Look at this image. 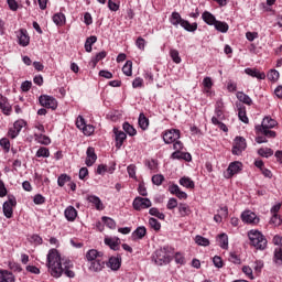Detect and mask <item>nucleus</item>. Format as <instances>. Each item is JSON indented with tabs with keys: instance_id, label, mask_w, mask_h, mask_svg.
<instances>
[{
	"instance_id": "1",
	"label": "nucleus",
	"mask_w": 282,
	"mask_h": 282,
	"mask_svg": "<svg viewBox=\"0 0 282 282\" xmlns=\"http://www.w3.org/2000/svg\"><path fill=\"white\" fill-rule=\"evenodd\" d=\"M47 268L51 276H54L55 279H59V276H63V272L68 276V279H74V276H76V273H74V271L69 269H63L61 253H58V250L56 249H51L48 251Z\"/></svg>"
},
{
	"instance_id": "2",
	"label": "nucleus",
	"mask_w": 282,
	"mask_h": 282,
	"mask_svg": "<svg viewBox=\"0 0 282 282\" xmlns=\"http://www.w3.org/2000/svg\"><path fill=\"white\" fill-rule=\"evenodd\" d=\"M248 237L250 240V245L256 248V250H265L268 248V239H265V236L261 234L259 230H250L248 232Z\"/></svg>"
},
{
	"instance_id": "3",
	"label": "nucleus",
	"mask_w": 282,
	"mask_h": 282,
	"mask_svg": "<svg viewBox=\"0 0 282 282\" xmlns=\"http://www.w3.org/2000/svg\"><path fill=\"white\" fill-rule=\"evenodd\" d=\"M173 259L171 248L170 247H163L161 249H158L153 256V261L156 263V265H164L166 263H171Z\"/></svg>"
},
{
	"instance_id": "4",
	"label": "nucleus",
	"mask_w": 282,
	"mask_h": 282,
	"mask_svg": "<svg viewBox=\"0 0 282 282\" xmlns=\"http://www.w3.org/2000/svg\"><path fill=\"white\" fill-rule=\"evenodd\" d=\"M39 101L42 107H46V109H52L53 111L58 107L56 98L48 95L40 96Z\"/></svg>"
},
{
	"instance_id": "5",
	"label": "nucleus",
	"mask_w": 282,
	"mask_h": 282,
	"mask_svg": "<svg viewBox=\"0 0 282 282\" xmlns=\"http://www.w3.org/2000/svg\"><path fill=\"white\" fill-rule=\"evenodd\" d=\"M247 147L248 145L243 137H236L231 152L234 155H241V153L246 151Z\"/></svg>"
},
{
	"instance_id": "6",
	"label": "nucleus",
	"mask_w": 282,
	"mask_h": 282,
	"mask_svg": "<svg viewBox=\"0 0 282 282\" xmlns=\"http://www.w3.org/2000/svg\"><path fill=\"white\" fill-rule=\"evenodd\" d=\"M13 206H17V198L14 196H9V199L4 202L2 206L4 217H7V219H12Z\"/></svg>"
},
{
	"instance_id": "7",
	"label": "nucleus",
	"mask_w": 282,
	"mask_h": 282,
	"mask_svg": "<svg viewBox=\"0 0 282 282\" xmlns=\"http://www.w3.org/2000/svg\"><path fill=\"white\" fill-rule=\"evenodd\" d=\"M132 206L134 210H142L144 208H151L152 204L149 198L137 197L134 198Z\"/></svg>"
},
{
	"instance_id": "8",
	"label": "nucleus",
	"mask_w": 282,
	"mask_h": 282,
	"mask_svg": "<svg viewBox=\"0 0 282 282\" xmlns=\"http://www.w3.org/2000/svg\"><path fill=\"white\" fill-rule=\"evenodd\" d=\"M163 140L165 144H173L176 140H180V130H169L163 134Z\"/></svg>"
},
{
	"instance_id": "9",
	"label": "nucleus",
	"mask_w": 282,
	"mask_h": 282,
	"mask_svg": "<svg viewBox=\"0 0 282 282\" xmlns=\"http://www.w3.org/2000/svg\"><path fill=\"white\" fill-rule=\"evenodd\" d=\"M241 219L245 224H258L259 217H257V214L250 210H246L241 214Z\"/></svg>"
},
{
	"instance_id": "10",
	"label": "nucleus",
	"mask_w": 282,
	"mask_h": 282,
	"mask_svg": "<svg viewBox=\"0 0 282 282\" xmlns=\"http://www.w3.org/2000/svg\"><path fill=\"white\" fill-rule=\"evenodd\" d=\"M276 124H278L276 120H274L270 117H264L261 126H257L256 129H257V131H261V129H274V127H276Z\"/></svg>"
},
{
	"instance_id": "11",
	"label": "nucleus",
	"mask_w": 282,
	"mask_h": 282,
	"mask_svg": "<svg viewBox=\"0 0 282 282\" xmlns=\"http://www.w3.org/2000/svg\"><path fill=\"white\" fill-rule=\"evenodd\" d=\"M86 155L87 158H86L85 164L87 166H94V164H96V160H98V155H96V150L89 147L87 149Z\"/></svg>"
},
{
	"instance_id": "12",
	"label": "nucleus",
	"mask_w": 282,
	"mask_h": 282,
	"mask_svg": "<svg viewBox=\"0 0 282 282\" xmlns=\"http://www.w3.org/2000/svg\"><path fill=\"white\" fill-rule=\"evenodd\" d=\"M241 166H243V164L239 161L230 163L227 169V173L229 174L227 177L230 178L232 175H237V173L241 171Z\"/></svg>"
},
{
	"instance_id": "13",
	"label": "nucleus",
	"mask_w": 282,
	"mask_h": 282,
	"mask_svg": "<svg viewBox=\"0 0 282 282\" xmlns=\"http://www.w3.org/2000/svg\"><path fill=\"white\" fill-rule=\"evenodd\" d=\"M113 133L116 135V147L118 149L122 148V144H124V140H127V133L118 130V129H113Z\"/></svg>"
},
{
	"instance_id": "14",
	"label": "nucleus",
	"mask_w": 282,
	"mask_h": 282,
	"mask_svg": "<svg viewBox=\"0 0 282 282\" xmlns=\"http://www.w3.org/2000/svg\"><path fill=\"white\" fill-rule=\"evenodd\" d=\"M245 74L251 76L252 78H258V80H264L265 73L259 72L257 68H246Z\"/></svg>"
},
{
	"instance_id": "15",
	"label": "nucleus",
	"mask_w": 282,
	"mask_h": 282,
	"mask_svg": "<svg viewBox=\"0 0 282 282\" xmlns=\"http://www.w3.org/2000/svg\"><path fill=\"white\" fill-rule=\"evenodd\" d=\"M102 268H105V260H102V258L93 260L89 265V270H91V272H100Z\"/></svg>"
},
{
	"instance_id": "16",
	"label": "nucleus",
	"mask_w": 282,
	"mask_h": 282,
	"mask_svg": "<svg viewBox=\"0 0 282 282\" xmlns=\"http://www.w3.org/2000/svg\"><path fill=\"white\" fill-rule=\"evenodd\" d=\"M64 215L67 221H75L76 217H78V212L76 210V208H74V206H68L65 209Z\"/></svg>"
},
{
	"instance_id": "17",
	"label": "nucleus",
	"mask_w": 282,
	"mask_h": 282,
	"mask_svg": "<svg viewBox=\"0 0 282 282\" xmlns=\"http://www.w3.org/2000/svg\"><path fill=\"white\" fill-rule=\"evenodd\" d=\"M108 268L111 270H120V265H122V258L111 257L107 263Z\"/></svg>"
},
{
	"instance_id": "18",
	"label": "nucleus",
	"mask_w": 282,
	"mask_h": 282,
	"mask_svg": "<svg viewBox=\"0 0 282 282\" xmlns=\"http://www.w3.org/2000/svg\"><path fill=\"white\" fill-rule=\"evenodd\" d=\"M105 243L111 250H120V238H105Z\"/></svg>"
},
{
	"instance_id": "19",
	"label": "nucleus",
	"mask_w": 282,
	"mask_h": 282,
	"mask_svg": "<svg viewBox=\"0 0 282 282\" xmlns=\"http://www.w3.org/2000/svg\"><path fill=\"white\" fill-rule=\"evenodd\" d=\"M86 259L87 261H90V263L93 261H96L97 259H102V252H99L96 249H91L86 253Z\"/></svg>"
},
{
	"instance_id": "20",
	"label": "nucleus",
	"mask_w": 282,
	"mask_h": 282,
	"mask_svg": "<svg viewBox=\"0 0 282 282\" xmlns=\"http://www.w3.org/2000/svg\"><path fill=\"white\" fill-rule=\"evenodd\" d=\"M0 282H14V274L8 270H0Z\"/></svg>"
},
{
	"instance_id": "21",
	"label": "nucleus",
	"mask_w": 282,
	"mask_h": 282,
	"mask_svg": "<svg viewBox=\"0 0 282 282\" xmlns=\"http://www.w3.org/2000/svg\"><path fill=\"white\" fill-rule=\"evenodd\" d=\"M18 39L22 47H28V45H30V36H28L26 31L21 30L20 34L18 35Z\"/></svg>"
},
{
	"instance_id": "22",
	"label": "nucleus",
	"mask_w": 282,
	"mask_h": 282,
	"mask_svg": "<svg viewBox=\"0 0 282 282\" xmlns=\"http://www.w3.org/2000/svg\"><path fill=\"white\" fill-rule=\"evenodd\" d=\"M87 199L90 204H94L97 210H102L105 208L102 206V200H100V197L90 195L87 197Z\"/></svg>"
},
{
	"instance_id": "23",
	"label": "nucleus",
	"mask_w": 282,
	"mask_h": 282,
	"mask_svg": "<svg viewBox=\"0 0 282 282\" xmlns=\"http://www.w3.org/2000/svg\"><path fill=\"white\" fill-rule=\"evenodd\" d=\"M202 19L207 23V25H215L217 22V19L208 11L203 12Z\"/></svg>"
},
{
	"instance_id": "24",
	"label": "nucleus",
	"mask_w": 282,
	"mask_h": 282,
	"mask_svg": "<svg viewBox=\"0 0 282 282\" xmlns=\"http://www.w3.org/2000/svg\"><path fill=\"white\" fill-rule=\"evenodd\" d=\"M132 237H133L134 239H144V237H147V227H144V226L138 227V228L132 232Z\"/></svg>"
},
{
	"instance_id": "25",
	"label": "nucleus",
	"mask_w": 282,
	"mask_h": 282,
	"mask_svg": "<svg viewBox=\"0 0 282 282\" xmlns=\"http://www.w3.org/2000/svg\"><path fill=\"white\" fill-rule=\"evenodd\" d=\"M214 28H215V30H217V32H221L223 34H226V32H228L230 26H228V23H226V22L216 20Z\"/></svg>"
},
{
	"instance_id": "26",
	"label": "nucleus",
	"mask_w": 282,
	"mask_h": 282,
	"mask_svg": "<svg viewBox=\"0 0 282 282\" xmlns=\"http://www.w3.org/2000/svg\"><path fill=\"white\" fill-rule=\"evenodd\" d=\"M102 58H107V52H105V51L97 53L96 56L91 58L90 65L93 67H96V65H98V63H100V61H102Z\"/></svg>"
},
{
	"instance_id": "27",
	"label": "nucleus",
	"mask_w": 282,
	"mask_h": 282,
	"mask_svg": "<svg viewBox=\"0 0 282 282\" xmlns=\"http://www.w3.org/2000/svg\"><path fill=\"white\" fill-rule=\"evenodd\" d=\"M181 186H184L185 188H195V182L191 180L188 176H183L180 178Z\"/></svg>"
},
{
	"instance_id": "28",
	"label": "nucleus",
	"mask_w": 282,
	"mask_h": 282,
	"mask_svg": "<svg viewBox=\"0 0 282 282\" xmlns=\"http://www.w3.org/2000/svg\"><path fill=\"white\" fill-rule=\"evenodd\" d=\"M139 127L142 131H147V129H149V118H147L142 112L139 115Z\"/></svg>"
},
{
	"instance_id": "29",
	"label": "nucleus",
	"mask_w": 282,
	"mask_h": 282,
	"mask_svg": "<svg viewBox=\"0 0 282 282\" xmlns=\"http://www.w3.org/2000/svg\"><path fill=\"white\" fill-rule=\"evenodd\" d=\"M182 21H184V19H182V15H180L178 12H173L171 18H170V23H172V25H182Z\"/></svg>"
},
{
	"instance_id": "30",
	"label": "nucleus",
	"mask_w": 282,
	"mask_h": 282,
	"mask_svg": "<svg viewBox=\"0 0 282 282\" xmlns=\"http://www.w3.org/2000/svg\"><path fill=\"white\" fill-rule=\"evenodd\" d=\"M224 120V111L221 109L216 108L215 116L212 118L213 124H219Z\"/></svg>"
},
{
	"instance_id": "31",
	"label": "nucleus",
	"mask_w": 282,
	"mask_h": 282,
	"mask_svg": "<svg viewBox=\"0 0 282 282\" xmlns=\"http://www.w3.org/2000/svg\"><path fill=\"white\" fill-rule=\"evenodd\" d=\"M181 26H183L186 32H195L197 30V22L191 24L187 20H183Z\"/></svg>"
},
{
	"instance_id": "32",
	"label": "nucleus",
	"mask_w": 282,
	"mask_h": 282,
	"mask_svg": "<svg viewBox=\"0 0 282 282\" xmlns=\"http://www.w3.org/2000/svg\"><path fill=\"white\" fill-rule=\"evenodd\" d=\"M178 213L181 217H188L191 215V207L184 203L178 205Z\"/></svg>"
},
{
	"instance_id": "33",
	"label": "nucleus",
	"mask_w": 282,
	"mask_h": 282,
	"mask_svg": "<svg viewBox=\"0 0 282 282\" xmlns=\"http://www.w3.org/2000/svg\"><path fill=\"white\" fill-rule=\"evenodd\" d=\"M218 243L223 250H228V235L220 234L218 236Z\"/></svg>"
},
{
	"instance_id": "34",
	"label": "nucleus",
	"mask_w": 282,
	"mask_h": 282,
	"mask_svg": "<svg viewBox=\"0 0 282 282\" xmlns=\"http://www.w3.org/2000/svg\"><path fill=\"white\" fill-rule=\"evenodd\" d=\"M122 72L126 76H132L133 75V62L127 61L122 67Z\"/></svg>"
},
{
	"instance_id": "35",
	"label": "nucleus",
	"mask_w": 282,
	"mask_h": 282,
	"mask_svg": "<svg viewBox=\"0 0 282 282\" xmlns=\"http://www.w3.org/2000/svg\"><path fill=\"white\" fill-rule=\"evenodd\" d=\"M237 98L240 100V102H243V105H252V98L241 91L237 93Z\"/></svg>"
},
{
	"instance_id": "36",
	"label": "nucleus",
	"mask_w": 282,
	"mask_h": 282,
	"mask_svg": "<svg viewBox=\"0 0 282 282\" xmlns=\"http://www.w3.org/2000/svg\"><path fill=\"white\" fill-rule=\"evenodd\" d=\"M53 22H54L55 25H65V14L55 13L53 15Z\"/></svg>"
},
{
	"instance_id": "37",
	"label": "nucleus",
	"mask_w": 282,
	"mask_h": 282,
	"mask_svg": "<svg viewBox=\"0 0 282 282\" xmlns=\"http://www.w3.org/2000/svg\"><path fill=\"white\" fill-rule=\"evenodd\" d=\"M258 154H260L261 158H272V155H274V151L270 148H261L258 150Z\"/></svg>"
},
{
	"instance_id": "38",
	"label": "nucleus",
	"mask_w": 282,
	"mask_h": 282,
	"mask_svg": "<svg viewBox=\"0 0 282 282\" xmlns=\"http://www.w3.org/2000/svg\"><path fill=\"white\" fill-rule=\"evenodd\" d=\"M96 41H98V37L95 35L87 37V40L85 42L86 52H91V46L94 45V43H96Z\"/></svg>"
},
{
	"instance_id": "39",
	"label": "nucleus",
	"mask_w": 282,
	"mask_h": 282,
	"mask_svg": "<svg viewBox=\"0 0 282 282\" xmlns=\"http://www.w3.org/2000/svg\"><path fill=\"white\" fill-rule=\"evenodd\" d=\"M122 127H123V131H126L128 135H131V137L137 135L138 131L129 122H124Z\"/></svg>"
},
{
	"instance_id": "40",
	"label": "nucleus",
	"mask_w": 282,
	"mask_h": 282,
	"mask_svg": "<svg viewBox=\"0 0 282 282\" xmlns=\"http://www.w3.org/2000/svg\"><path fill=\"white\" fill-rule=\"evenodd\" d=\"M238 117H239V120H241V122H245V124H248L249 120H248V115H246V107H240L238 109Z\"/></svg>"
},
{
	"instance_id": "41",
	"label": "nucleus",
	"mask_w": 282,
	"mask_h": 282,
	"mask_svg": "<svg viewBox=\"0 0 282 282\" xmlns=\"http://www.w3.org/2000/svg\"><path fill=\"white\" fill-rule=\"evenodd\" d=\"M101 219L108 228H110L111 230H116V220L107 216H104Z\"/></svg>"
},
{
	"instance_id": "42",
	"label": "nucleus",
	"mask_w": 282,
	"mask_h": 282,
	"mask_svg": "<svg viewBox=\"0 0 282 282\" xmlns=\"http://www.w3.org/2000/svg\"><path fill=\"white\" fill-rule=\"evenodd\" d=\"M67 182H72V177H69V175H67V174H62L57 178V184L61 187L65 186V184H67Z\"/></svg>"
},
{
	"instance_id": "43",
	"label": "nucleus",
	"mask_w": 282,
	"mask_h": 282,
	"mask_svg": "<svg viewBox=\"0 0 282 282\" xmlns=\"http://www.w3.org/2000/svg\"><path fill=\"white\" fill-rule=\"evenodd\" d=\"M170 56H171V58H172V61H173L174 63H176V64L182 63V57H180V52H178L177 50L172 48V50L170 51Z\"/></svg>"
},
{
	"instance_id": "44",
	"label": "nucleus",
	"mask_w": 282,
	"mask_h": 282,
	"mask_svg": "<svg viewBox=\"0 0 282 282\" xmlns=\"http://www.w3.org/2000/svg\"><path fill=\"white\" fill-rule=\"evenodd\" d=\"M149 226L156 232L162 228V224H160L155 218H149Z\"/></svg>"
},
{
	"instance_id": "45",
	"label": "nucleus",
	"mask_w": 282,
	"mask_h": 282,
	"mask_svg": "<svg viewBox=\"0 0 282 282\" xmlns=\"http://www.w3.org/2000/svg\"><path fill=\"white\" fill-rule=\"evenodd\" d=\"M149 213H150V215H152V217H158V219L164 220L166 217L164 215V213H160V209H158L155 207L150 208Z\"/></svg>"
},
{
	"instance_id": "46",
	"label": "nucleus",
	"mask_w": 282,
	"mask_h": 282,
	"mask_svg": "<svg viewBox=\"0 0 282 282\" xmlns=\"http://www.w3.org/2000/svg\"><path fill=\"white\" fill-rule=\"evenodd\" d=\"M195 241L197 246H210V240L208 238L202 237V236H196Z\"/></svg>"
},
{
	"instance_id": "47",
	"label": "nucleus",
	"mask_w": 282,
	"mask_h": 282,
	"mask_svg": "<svg viewBox=\"0 0 282 282\" xmlns=\"http://www.w3.org/2000/svg\"><path fill=\"white\" fill-rule=\"evenodd\" d=\"M162 182H164V175L155 174L152 176V183L155 184V186H162Z\"/></svg>"
},
{
	"instance_id": "48",
	"label": "nucleus",
	"mask_w": 282,
	"mask_h": 282,
	"mask_svg": "<svg viewBox=\"0 0 282 282\" xmlns=\"http://www.w3.org/2000/svg\"><path fill=\"white\" fill-rule=\"evenodd\" d=\"M36 158H50V149L40 148L36 152Z\"/></svg>"
},
{
	"instance_id": "49",
	"label": "nucleus",
	"mask_w": 282,
	"mask_h": 282,
	"mask_svg": "<svg viewBox=\"0 0 282 282\" xmlns=\"http://www.w3.org/2000/svg\"><path fill=\"white\" fill-rule=\"evenodd\" d=\"M260 131L261 133H263V135H265V138H276V132L275 131H272L270 129H263L261 128V130H258Z\"/></svg>"
},
{
	"instance_id": "50",
	"label": "nucleus",
	"mask_w": 282,
	"mask_h": 282,
	"mask_svg": "<svg viewBox=\"0 0 282 282\" xmlns=\"http://www.w3.org/2000/svg\"><path fill=\"white\" fill-rule=\"evenodd\" d=\"M29 241H31V243H35V246H41V243H43V238L39 235H33L29 238Z\"/></svg>"
},
{
	"instance_id": "51",
	"label": "nucleus",
	"mask_w": 282,
	"mask_h": 282,
	"mask_svg": "<svg viewBox=\"0 0 282 282\" xmlns=\"http://www.w3.org/2000/svg\"><path fill=\"white\" fill-rule=\"evenodd\" d=\"M23 127H25V120H23V119L17 120V121L13 123V128H14L19 133H21V129H23Z\"/></svg>"
},
{
	"instance_id": "52",
	"label": "nucleus",
	"mask_w": 282,
	"mask_h": 282,
	"mask_svg": "<svg viewBox=\"0 0 282 282\" xmlns=\"http://www.w3.org/2000/svg\"><path fill=\"white\" fill-rule=\"evenodd\" d=\"M145 166H148V169H150V171H156L158 170V161L148 160V161H145Z\"/></svg>"
},
{
	"instance_id": "53",
	"label": "nucleus",
	"mask_w": 282,
	"mask_h": 282,
	"mask_svg": "<svg viewBox=\"0 0 282 282\" xmlns=\"http://www.w3.org/2000/svg\"><path fill=\"white\" fill-rule=\"evenodd\" d=\"M0 109L2 110V113H4V116H10L12 113V106H10L8 101L2 107H0Z\"/></svg>"
},
{
	"instance_id": "54",
	"label": "nucleus",
	"mask_w": 282,
	"mask_h": 282,
	"mask_svg": "<svg viewBox=\"0 0 282 282\" xmlns=\"http://www.w3.org/2000/svg\"><path fill=\"white\" fill-rule=\"evenodd\" d=\"M213 263H214L215 268H224V260H221V257H219V256H215L213 258Z\"/></svg>"
},
{
	"instance_id": "55",
	"label": "nucleus",
	"mask_w": 282,
	"mask_h": 282,
	"mask_svg": "<svg viewBox=\"0 0 282 282\" xmlns=\"http://www.w3.org/2000/svg\"><path fill=\"white\" fill-rule=\"evenodd\" d=\"M267 76L269 80H273V83H275V80L279 78V73L276 69H271Z\"/></svg>"
},
{
	"instance_id": "56",
	"label": "nucleus",
	"mask_w": 282,
	"mask_h": 282,
	"mask_svg": "<svg viewBox=\"0 0 282 282\" xmlns=\"http://www.w3.org/2000/svg\"><path fill=\"white\" fill-rule=\"evenodd\" d=\"M87 123H85V118L83 116H78L77 121H76V127L77 129L84 130Z\"/></svg>"
},
{
	"instance_id": "57",
	"label": "nucleus",
	"mask_w": 282,
	"mask_h": 282,
	"mask_svg": "<svg viewBox=\"0 0 282 282\" xmlns=\"http://www.w3.org/2000/svg\"><path fill=\"white\" fill-rule=\"evenodd\" d=\"M275 263H282V249H275L274 251Z\"/></svg>"
},
{
	"instance_id": "58",
	"label": "nucleus",
	"mask_w": 282,
	"mask_h": 282,
	"mask_svg": "<svg viewBox=\"0 0 282 282\" xmlns=\"http://www.w3.org/2000/svg\"><path fill=\"white\" fill-rule=\"evenodd\" d=\"M0 147H2V149H4V151H10V140L3 138L0 140Z\"/></svg>"
},
{
	"instance_id": "59",
	"label": "nucleus",
	"mask_w": 282,
	"mask_h": 282,
	"mask_svg": "<svg viewBox=\"0 0 282 282\" xmlns=\"http://www.w3.org/2000/svg\"><path fill=\"white\" fill-rule=\"evenodd\" d=\"M144 85V79L137 77L133 82H132V87L134 89H138V87H142Z\"/></svg>"
},
{
	"instance_id": "60",
	"label": "nucleus",
	"mask_w": 282,
	"mask_h": 282,
	"mask_svg": "<svg viewBox=\"0 0 282 282\" xmlns=\"http://www.w3.org/2000/svg\"><path fill=\"white\" fill-rule=\"evenodd\" d=\"M82 131L85 135H91V133H94L95 129H94V126L86 124V127H84V129Z\"/></svg>"
},
{
	"instance_id": "61",
	"label": "nucleus",
	"mask_w": 282,
	"mask_h": 282,
	"mask_svg": "<svg viewBox=\"0 0 282 282\" xmlns=\"http://www.w3.org/2000/svg\"><path fill=\"white\" fill-rule=\"evenodd\" d=\"M135 45H137V47H138L139 50L144 51V47H145V45H147V42L144 41V39L138 37V39H137V42H135Z\"/></svg>"
},
{
	"instance_id": "62",
	"label": "nucleus",
	"mask_w": 282,
	"mask_h": 282,
	"mask_svg": "<svg viewBox=\"0 0 282 282\" xmlns=\"http://www.w3.org/2000/svg\"><path fill=\"white\" fill-rule=\"evenodd\" d=\"M34 204L41 205L45 204V198L41 194H36L33 198Z\"/></svg>"
},
{
	"instance_id": "63",
	"label": "nucleus",
	"mask_w": 282,
	"mask_h": 282,
	"mask_svg": "<svg viewBox=\"0 0 282 282\" xmlns=\"http://www.w3.org/2000/svg\"><path fill=\"white\" fill-rule=\"evenodd\" d=\"M173 208H177V199L170 198L167 202V209L173 210Z\"/></svg>"
},
{
	"instance_id": "64",
	"label": "nucleus",
	"mask_w": 282,
	"mask_h": 282,
	"mask_svg": "<svg viewBox=\"0 0 282 282\" xmlns=\"http://www.w3.org/2000/svg\"><path fill=\"white\" fill-rule=\"evenodd\" d=\"M129 177L135 178V165L131 164L127 169Z\"/></svg>"
}]
</instances>
